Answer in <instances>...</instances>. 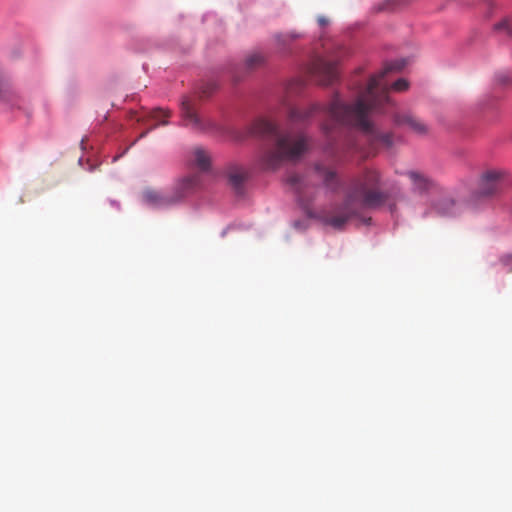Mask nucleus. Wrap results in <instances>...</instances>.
<instances>
[{
    "label": "nucleus",
    "instance_id": "1",
    "mask_svg": "<svg viewBox=\"0 0 512 512\" xmlns=\"http://www.w3.org/2000/svg\"><path fill=\"white\" fill-rule=\"evenodd\" d=\"M405 65L404 59L386 63L378 74L370 78L367 86L359 90L354 104H346L335 96L328 107L314 103L306 109L291 108L288 114L289 121L291 124H303L314 116L324 113L331 120V124L325 123L322 126L327 136L332 133L334 125L352 126L362 131L371 150L374 151L378 146L390 148L393 145V134L378 131L369 121L368 116L371 112L385 113V105H392L388 95L389 87L384 77L389 72L401 71Z\"/></svg>",
    "mask_w": 512,
    "mask_h": 512
},
{
    "label": "nucleus",
    "instance_id": "2",
    "mask_svg": "<svg viewBox=\"0 0 512 512\" xmlns=\"http://www.w3.org/2000/svg\"><path fill=\"white\" fill-rule=\"evenodd\" d=\"M388 199L381 190V175L375 169L365 171L354 177L346 190L344 202L323 216L325 224L334 229H342L352 218L359 217L366 209L377 208Z\"/></svg>",
    "mask_w": 512,
    "mask_h": 512
},
{
    "label": "nucleus",
    "instance_id": "3",
    "mask_svg": "<svg viewBox=\"0 0 512 512\" xmlns=\"http://www.w3.org/2000/svg\"><path fill=\"white\" fill-rule=\"evenodd\" d=\"M251 134L268 138L273 142L261 156L262 166L268 170L278 168L285 160L300 158L308 148L305 135L282 131L275 123L266 119L256 120L251 126Z\"/></svg>",
    "mask_w": 512,
    "mask_h": 512
},
{
    "label": "nucleus",
    "instance_id": "4",
    "mask_svg": "<svg viewBox=\"0 0 512 512\" xmlns=\"http://www.w3.org/2000/svg\"><path fill=\"white\" fill-rule=\"evenodd\" d=\"M309 74L314 81L321 85L332 84L338 77L336 63L321 57L312 61Z\"/></svg>",
    "mask_w": 512,
    "mask_h": 512
},
{
    "label": "nucleus",
    "instance_id": "5",
    "mask_svg": "<svg viewBox=\"0 0 512 512\" xmlns=\"http://www.w3.org/2000/svg\"><path fill=\"white\" fill-rule=\"evenodd\" d=\"M393 121L397 126L406 127L416 135L424 136L429 132L428 125L411 111H396Z\"/></svg>",
    "mask_w": 512,
    "mask_h": 512
},
{
    "label": "nucleus",
    "instance_id": "6",
    "mask_svg": "<svg viewBox=\"0 0 512 512\" xmlns=\"http://www.w3.org/2000/svg\"><path fill=\"white\" fill-rule=\"evenodd\" d=\"M505 173L501 170L485 172L479 182L478 192L482 196H492L499 193L504 186Z\"/></svg>",
    "mask_w": 512,
    "mask_h": 512
},
{
    "label": "nucleus",
    "instance_id": "7",
    "mask_svg": "<svg viewBox=\"0 0 512 512\" xmlns=\"http://www.w3.org/2000/svg\"><path fill=\"white\" fill-rule=\"evenodd\" d=\"M143 200L153 208H165L177 203V197H173L172 192H161L156 190L144 191Z\"/></svg>",
    "mask_w": 512,
    "mask_h": 512
},
{
    "label": "nucleus",
    "instance_id": "8",
    "mask_svg": "<svg viewBox=\"0 0 512 512\" xmlns=\"http://www.w3.org/2000/svg\"><path fill=\"white\" fill-rule=\"evenodd\" d=\"M199 187H201V178L199 175L195 174L179 180L171 192L173 197H177L178 203Z\"/></svg>",
    "mask_w": 512,
    "mask_h": 512
},
{
    "label": "nucleus",
    "instance_id": "9",
    "mask_svg": "<svg viewBox=\"0 0 512 512\" xmlns=\"http://www.w3.org/2000/svg\"><path fill=\"white\" fill-rule=\"evenodd\" d=\"M181 114L186 126H190L195 130H205L207 128L206 123L196 113L187 97L181 102Z\"/></svg>",
    "mask_w": 512,
    "mask_h": 512
},
{
    "label": "nucleus",
    "instance_id": "10",
    "mask_svg": "<svg viewBox=\"0 0 512 512\" xmlns=\"http://www.w3.org/2000/svg\"><path fill=\"white\" fill-rule=\"evenodd\" d=\"M406 176L412 183L413 190L419 193L429 191L434 187V181L425 173L417 170H410Z\"/></svg>",
    "mask_w": 512,
    "mask_h": 512
},
{
    "label": "nucleus",
    "instance_id": "11",
    "mask_svg": "<svg viewBox=\"0 0 512 512\" xmlns=\"http://www.w3.org/2000/svg\"><path fill=\"white\" fill-rule=\"evenodd\" d=\"M301 37L302 34L292 31L289 33H278L274 36V39L279 52L287 54L290 52L291 44Z\"/></svg>",
    "mask_w": 512,
    "mask_h": 512
},
{
    "label": "nucleus",
    "instance_id": "12",
    "mask_svg": "<svg viewBox=\"0 0 512 512\" xmlns=\"http://www.w3.org/2000/svg\"><path fill=\"white\" fill-rule=\"evenodd\" d=\"M315 176L320 179L327 188L335 191L338 188L339 181L336 174L323 166L317 165L314 169Z\"/></svg>",
    "mask_w": 512,
    "mask_h": 512
},
{
    "label": "nucleus",
    "instance_id": "13",
    "mask_svg": "<svg viewBox=\"0 0 512 512\" xmlns=\"http://www.w3.org/2000/svg\"><path fill=\"white\" fill-rule=\"evenodd\" d=\"M227 173L230 185L237 193H241L242 185L247 178L245 169L240 166H231Z\"/></svg>",
    "mask_w": 512,
    "mask_h": 512
},
{
    "label": "nucleus",
    "instance_id": "14",
    "mask_svg": "<svg viewBox=\"0 0 512 512\" xmlns=\"http://www.w3.org/2000/svg\"><path fill=\"white\" fill-rule=\"evenodd\" d=\"M193 156L195 165L203 172L208 171L211 162L209 154L204 149L196 148Z\"/></svg>",
    "mask_w": 512,
    "mask_h": 512
},
{
    "label": "nucleus",
    "instance_id": "15",
    "mask_svg": "<svg viewBox=\"0 0 512 512\" xmlns=\"http://www.w3.org/2000/svg\"><path fill=\"white\" fill-rule=\"evenodd\" d=\"M456 204L451 198H443L441 199L437 205L436 210L439 214L447 216L455 213Z\"/></svg>",
    "mask_w": 512,
    "mask_h": 512
},
{
    "label": "nucleus",
    "instance_id": "16",
    "mask_svg": "<svg viewBox=\"0 0 512 512\" xmlns=\"http://www.w3.org/2000/svg\"><path fill=\"white\" fill-rule=\"evenodd\" d=\"M265 59L264 56L260 53H252L249 56H247L245 60V66L249 70L256 69L257 67H260L264 63Z\"/></svg>",
    "mask_w": 512,
    "mask_h": 512
},
{
    "label": "nucleus",
    "instance_id": "17",
    "mask_svg": "<svg viewBox=\"0 0 512 512\" xmlns=\"http://www.w3.org/2000/svg\"><path fill=\"white\" fill-rule=\"evenodd\" d=\"M287 181L298 193H301L302 189L306 187L305 179L298 174L290 175Z\"/></svg>",
    "mask_w": 512,
    "mask_h": 512
},
{
    "label": "nucleus",
    "instance_id": "18",
    "mask_svg": "<svg viewBox=\"0 0 512 512\" xmlns=\"http://www.w3.org/2000/svg\"><path fill=\"white\" fill-rule=\"evenodd\" d=\"M170 116L169 111H165L163 109L157 108L150 112V117L154 120H160L162 117L167 118Z\"/></svg>",
    "mask_w": 512,
    "mask_h": 512
},
{
    "label": "nucleus",
    "instance_id": "19",
    "mask_svg": "<svg viewBox=\"0 0 512 512\" xmlns=\"http://www.w3.org/2000/svg\"><path fill=\"white\" fill-rule=\"evenodd\" d=\"M496 82L498 85H508L511 83L512 79L510 77V75L506 74V73H499L496 75Z\"/></svg>",
    "mask_w": 512,
    "mask_h": 512
},
{
    "label": "nucleus",
    "instance_id": "20",
    "mask_svg": "<svg viewBox=\"0 0 512 512\" xmlns=\"http://www.w3.org/2000/svg\"><path fill=\"white\" fill-rule=\"evenodd\" d=\"M408 86H409V84H408L407 80L401 78L393 83L392 88L395 91H404L408 88Z\"/></svg>",
    "mask_w": 512,
    "mask_h": 512
},
{
    "label": "nucleus",
    "instance_id": "21",
    "mask_svg": "<svg viewBox=\"0 0 512 512\" xmlns=\"http://www.w3.org/2000/svg\"><path fill=\"white\" fill-rule=\"evenodd\" d=\"M500 262L507 272H512V254L501 257Z\"/></svg>",
    "mask_w": 512,
    "mask_h": 512
},
{
    "label": "nucleus",
    "instance_id": "22",
    "mask_svg": "<svg viewBox=\"0 0 512 512\" xmlns=\"http://www.w3.org/2000/svg\"><path fill=\"white\" fill-rule=\"evenodd\" d=\"M495 29L497 31H504L506 32L507 34H510V28H509V24L507 21H502L498 24L495 25Z\"/></svg>",
    "mask_w": 512,
    "mask_h": 512
},
{
    "label": "nucleus",
    "instance_id": "23",
    "mask_svg": "<svg viewBox=\"0 0 512 512\" xmlns=\"http://www.w3.org/2000/svg\"><path fill=\"white\" fill-rule=\"evenodd\" d=\"M216 88L214 83L207 84V87L202 91V94L207 96Z\"/></svg>",
    "mask_w": 512,
    "mask_h": 512
},
{
    "label": "nucleus",
    "instance_id": "24",
    "mask_svg": "<svg viewBox=\"0 0 512 512\" xmlns=\"http://www.w3.org/2000/svg\"><path fill=\"white\" fill-rule=\"evenodd\" d=\"M317 21H318V24L321 26V27H325L326 25H328L329 23V20L328 18H326L325 16H319L317 18Z\"/></svg>",
    "mask_w": 512,
    "mask_h": 512
},
{
    "label": "nucleus",
    "instance_id": "25",
    "mask_svg": "<svg viewBox=\"0 0 512 512\" xmlns=\"http://www.w3.org/2000/svg\"><path fill=\"white\" fill-rule=\"evenodd\" d=\"M391 0H388L386 1L385 3L382 4V6L379 7V10H385V9H388L391 5Z\"/></svg>",
    "mask_w": 512,
    "mask_h": 512
},
{
    "label": "nucleus",
    "instance_id": "26",
    "mask_svg": "<svg viewBox=\"0 0 512 512\" xmlns=\"http://www.w3.org/2000/svg\"><path fill=\"white\" fill-rule=\"evenodd\" d=\"M147 133H148V131L143 132V133L140 135V138L144 137Z\"/></svg>",
    "mask_w": 512,
    "mask_h": 512
},
{
    "label": "nucleus",
    "instance_id": "27",
    "mask_svg": "<svg viewBox=\"0 0 512 512\" xmlns=\"http://www.w3.org/2000/svg\"><path fill=\"white\" fill-rule=\"evenodd\" d=\"M167 123H168V122H167V121H165V120H163V121H161V122H160V124H162V125H166Z\"/></svg>",
    "mask_w": 512,
    "mask_h": 512
},
{
    "label": "nucleus",
    "instance_id": "28",
    "mask_svg": "<svg viewBox=\"0 0 512 512\" xmlns=\"http://www.w3.org/2000/svg\"><path fill=\"white\" fill-rule=\"evenodd\" d=\"M157 124L156 125H153L149 130H152L154 128H156Z\"/></svg>",
    "mask_w": 512,
    "mask_h": 512
}]
</instances>
